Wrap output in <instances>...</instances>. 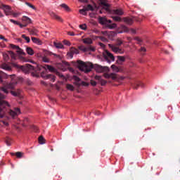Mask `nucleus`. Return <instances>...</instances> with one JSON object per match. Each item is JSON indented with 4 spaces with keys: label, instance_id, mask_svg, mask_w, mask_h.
<instances>
[{
    "label": "nucleus",
    "instance_id": "obj_47",
    "mask_svg": "<svg viewBox=\"0 0 180 180\" xmlns=\"http://www.w3.org/2000/svg\"><path fill=\"white\" fill-rule=\"evenodd\" d=\"M134 40H136V41H138V44H141V43L143 42V40H141V39H140V37H135L134 38Z\"/></svg>",
    "mask_w": 180,
    "mask_h": 180
},
{
    "label": "nucleus",
    "instance_id": "obj_61",
    "mask_svg": "<svg viewBox=\"0 0 180 180\" xmlns=\"http://www.w3.org/2000/svg\"><path fill=\"white\" fill-rule=\"evenodd\" d=\"M98 39H101V40H102V41H106V39L103 37H98Z\"/></svg>",
    "mask_w": 180,
    "mask_h": 180
},
{
    "label": "nucleus",
    "instance_id": "obj_26",
    "mask_svg": "<svg viewBox=\"0 0 180 180\" xmlns=\"http://www.w3.org/2000/svg\"><path fill=\"white\" fill-rule=\"evenodd\" d=\"M26 51L29 56H33V54H34V51H33V49L30 47H27L26 49Z\"/></svg>",
    "mask_w": 180,
    "mask_h": 180
},
{
    "label": "nucleus",
    "instance_id": "obj_63",
    "mask_svg": "<svg viewBox=\"0 0 180 180\" xmlns=\"http://www.w3.org/2000/svg\"><path fill=\"white\" fill-rule=\"evenodd\" d=\"M2 123L4 124V126H8V122H5V121H2Z\"/></svg>",
    "mask_w": 180,
    "mask_h": 180
},
{
    "label": "nucleus",
    "instance_id": "obj_52",
    "mask_svg": "<svg viewBox=\"0 0 180 180\" xmlns=\"http://www.w3.org/2000/svg\"><path fill=\"white\" fill-rule=\"evenodd\" d=\"M67 56L69 58H73L74 55L70 52V51L67 53Z\"/></svg>",
    "mask_w": 180,
    "mask_h": 180
},
{
    "label": "nucleus",
    "instance_id": "obj_60",
    "mask_svg": "<svg viewBox=\"0 0 180 180\" xmlns=\"http://www.w3.org/2000/svg\"><path fill=\"white\" fill-rule=\"evenodd\" d=\"M68 34L69 36H75V34L74 32H68Z\"/></svg>",
    "mask_w": 180,
    "mask_h": 180
},
{
    "label": "nucleus",
    "instance_id": "obj_53",
    "mask_svg": "<svg viewBox=\"0 0 180 180\" xmlns=\"http://www.w3.org/2000/svg\"><path fill=\"white\" fill-rule=\"evenodd\" d=\"M122 44H123V41H122L120 39H117V46H122Z\"/></svg>",
    "mask_w": 180,
    "mask_h": 180
},
{
    "label": "nucleus",
    "instance_id": "obj_8",
    "mask_svg": "<svg viewBox=\"0 0 180 180\" xmlns=\"http://www.w3.org/2000/svg\"><path fill=\"white\" fill-rule=\"evenodd\" d=\"M1 8L6 16L12 15V7L11 6L3 4Z\"/></svg>",
    "mask_w": 180,
    "mask_h": 180
},
{
    "label": "nucleus",
    "instance_id": "obj_24",
    "mask_svg": "<svg viewBox=\"0 0 180 180\" xmlns=\"http://www.w3.org/2000/svg\"><path fill=\"white\" fill-rule=\"evenodd\" d=\"M124 23H127V25H133V19L125 18H124Z\"/></svg>",
    "mask_w": 180,
    "mask_h": 180
},
{
    "label": "nucleus",
    "instance_id": "obj_28",
    "mask_svg": "<svg viewBox=\"0 0 180 180\" xmlns=\"http://www.w3.org/2000/svg\"><path fill=\"white\" fill-rule=\"evenodd\" d=\"M112 70L114 71V72H120V68L119 67L116 66L115 65H112L111 66Z\"/></svg>",
    "mask_w": 180,
    "mask_h": 180
},
{
    "label": "nucleus",
    "instance_id": "obj_37",
    "mask_svg": "<svg viewBox=\"0 0 180 180\" xmlns=\"http://www.w3.org/2000/svg\"><path fill=\"white\" fill-rule=\"evenodd\" d=\"M12 60H15L16 59V54L13 53V51H8Z\"/></svg>",
    "mask_w": 180,
    "mask_h": 180
},
{
    "label": "nucleus",
    "instance_id": "obj_9",
    "mask_svg": "<svg viewBox=\"0 0 180 180\" xmlns=\"http://www.w3.org/2000/svg\"><path fill=\"white\" fill-rule=\"evenodd\" d=\"M15 86H16V83H10L9 84L7 85L6 87L1 88V91H3L4 94H9L8 89H13V88H15Z\"/></svg>",
    "mask_w": 180,
    "mask_h": 180
},
{
    "label": "nucleus",
    "instance_id": "obj_42",
    "mask_svg": "<svg viewBox=\"0 0 180 180\" xmlns=\"http://www.w3.org/2000/svg\"><path fill=\"white\" fill-rule=\"evenodd\" d=\"M79 84H80V85H82V86H88L89 85V83L84 81L80 82V83Z\"/></svg>",
    "mask_w": 180,
    "mask_h": 180
},
{
    "label": "nucleus",
    "instance_id": "obj_18",
    "mask_svg": "<svg viewBox=\"0 0 180 180\" xmlns=\"http://www.w3.org/2000/svg\"><path fill=\"white\" fill-rule=\"evenodd\" d=\"M21 20L22 22H25V25H29V23H32V20L30 18H29V17L27 16H22V18H21Z\"/></svg>",
    "mask_w": 180,
    "mask_h": 180
},
{
    "label": "nucleus",
    "instance_id": "obj_54",
    "mask_svg": "<svg viewBox=\"0 0 180 180\" xmlns=\"http://www.w3.org/2000/svg\"><path fill=\"white\" fill-rule=\"evenodd\" d=\"M124 32H129L130 33H132V34H135V33H136V30H134V29H130L129 30H127V31H124Z\"/></svg>",
    "mask_w": 180,
    "mask_h": 180
},
{
    "label": "nucleus",
    "instance_id": "obj_39",
    "mask_svg": "<svg viewBox=\"0 0 180 180\" xmlns=\"http://www.w3.org/2000/svg\"><path fill=\"white\" fill-rule=\"evenodd\" d=\"M25 4H26L27 6H29V8H31L33 9L34 11H36V7H34V6H33L32 4L26 2Z\"/></svg>",
    "mask_w": 180,
    "mask_h": 180
},
{
    "label": "nucleus",
    "instance_id": "obj_45",
    "mask_svg": "<svg viewBox=\"0 0 180 180\" xmlns=\"http://www.w3.org/2000/svg\"><path fill=\"white\" fill-rule=\"evenodd\" d=\"M42 61L44 63H50V59H49L47 57L44 56L42 57Z\"/></svg>",
    "mask_w": 180,
    "mask_h": 180
},
{
    "label": "nucleus",
    "instance_id": "obj_22",
    "mask_svg": "<svg viewBox=\"0 0 180 180\" xmlns=\"http://www.w3.org/2000/svg\"><path fill=\"white\" fill-rule=\"evenodd\" d=\"M124 61H126V57L125 56H117V63L118 64H122V63H124Z\"/></svg>",
    "mask_w": 180,
    "mask_h": 180
},
{
    "label": "nucleus",
    "instance_id": "obj_59",
    "mask_svg": "<svg viewBox=\"0 0 180 180\" xmlns=\"http://www.w3.org/2000/svg\"><path fill=\"white\" fill-rule=\"evenodd\" d=\"M91 84L92 86H96V82L92 81V82H91Z\"/></svg>",
    "mask_w": 180,
    "mask_h": 180
},
{
    "label": "nucleus",
    "instance_id": "obj_3",
    "mask_svg": "<svg viewBox=\"0 0 180 180\" xmlns=\"http://www.w3.org/2000/svg\"><path fill=\"white\" fill-rule=\"evenodd\" d=\"M77 68L83 72H90V71L94 68V65L91 63H84L82 60L77 61Z\"/></svg>",
    "mask_w": 180,
    "mask_h": 180
},
{
    "label": "nucleus",
    "instance_id": "obj_55",
    "mask_svg": "<svg viewBox=\"0 0 180 180\" xmlns=\"http://www.w3.org/2000/svg\"><path fill=\"white\" fill-rule=\"evenodd\" d=\"M10 22H11V23H13L14 25H19V22H18L13 19H10Z\"/></svg>",
    "mask_w": 180,
    "mask_h": 180
},
{
    "label": "nucleus",
    "instance_id": "obj_33",
    "mask_svg": "<svg viewBox=\"0 0 180 180\" xmlns=\"http://www.w3.org/2000/svg\"><path fill=\"white\" fill-rule=\"evenodd\" d=\"M66 88L68 89V91H74L75 89L74 86L70 84H66Z\"/></svg>",
    "mask_w": 180,
    "mask_h": 180
},
{
    "label": "nucleus",
    "instance_id": "obj_34",
    "mask_svg": "<svg viewBox=\"0 0 180 180\" xmlns=\"http://www.w3.org/2000/svg\"><path fill=\"white\" fill-rule=\"evenodd\" d=\"M11 15L13 16V18H18V16H20L21 13L20 12L11 11Z\"/></svg>",
    "mask_w": 180,
    "mask_h": 180
},
{
    "label": "nucleus",
    "instance_id": "obj_32",
    "mask_svg": "<svg viewBox=\"0 0 180 180\" xmlns=\"http://www.w3.org/2000/svg\"><path fill=\"white\" fill-rule=\"evenodd\" d=\"M84 9L86 10V11L87 12L88 11H94V6H92L91 4L87 5Z\"/></svg>",
    "mask_w": 180,
    "mask_h": 180
},
{
    "label": "nucleus",
    "instance_id": "obj_4",
    "mask_svg": "<svg viewBox=\"0 0 180 180\" xmlns=\"http://www.w3.org/2000/svg\"><path fill=\"white\" fill-rule=\"evenodd\" d=\"M98 20L101 25H105V26H106L108 29L112 30V29H116V27H117V25H116V23L110 24L112 23V20H108L105 17L99 18Z\"/></svg>",
    "mask_w": 180,
    "mask_h": 180
},
{
    "label": "nucleus",
    "instance_id": "obj_49",
    "mask_svg": "<svg viewBox=\"0 0 180 180\" xmlns=\"http://www.w3.org/2000/svg\"><path fill=\"white\" fill-rule=\"evenodd\" d=\"M63 44H65V46H71V42H70V41L68 40H64L63 41Z\"/></svg>",
    "mask_w": 180,
    "mask_h": 180
},
{
    "label": "nucleus",
    "instance_id": "obj_12",
    "mask_svg": "<svg viewBox=\"0 0 180 180\" xmlns=\"http://www.w3.org/2000/svg\"><path fill=\"white\" fill-rule=\"evenodd\" d=\"M98 2L100 5H102V9H104L106 11H109V4H108L106 0H98Z\"/></svg>",
    "mask_w": 180,
    "mask_h": 180
},
{
    "label": "nucleus",
    "instance_id": "obj_29",
    "mask_svg": "<svg viewBox=\"0 0 180 180\" xmlns=\"http://www.w3.org/2000/svg\"><path fill=\"white\" fill-rule=\"evenodd\" d=\"M53 45L55 47H56V49H64V45H63L61 43L54 42Z\"/></svg>",
    "mask_w": 180,
    "mask_h": 180
},
{
    "label": "nucleus",
    "instance_id": "obj_15",
    "mask_svg": "<svg viewBox=\"0 0 180 180\" xmlns=\"http://www.w3.org/2000/svg\"><path fill=\"white\" fill-rule=\"evenodd\" d=\"M60 6H61L63 8V9H64L65 12H72V10H71V8H70V6H68V5L65 4H62L60 5Z\"/></svg>",
    "mask_w": 180,
    "mask_h": 180
},
{
    "label": "nucleus",
    "instance_id": "obj_6",
    "mask_svg": "<svg viewBox=\"0 0 180 180\" xmlns=\"http://www.w3.org/2000/svg\"><path fill=\"white\" fill-rule=\"evenodd\" d=\"M104 78H111V79H113L114 81H117V82H120V81H123L126 77L123 76L118 77L117 75L115 74H105L104 75Z\"/></svg>",
    "mask_w": 180,
    "mask_h": 180
},
{
    "label": "nucleus",
    "instance_id": "obj_38",
    "mask_svg": "<svg viewBox=\"0 0 180 180\" xmlns=\"http://www.w3.org/2000/svg\"><path fill=\"white\" fill-rule=\"evenodd\" d=\"M112 18L115 22H120V20H122V18L119 16H112Z\"/></svg>",
    "mask_w": 180,
    "mask_h": 180
},
{
    "label": "nucleus",
    "instance_id": "obj_19",
    "mask_svg": "<svg viewBox=\"0 0 180 180\" xmlns=\"http://www.w3.org/2000/svg\"><path fill=\"white\" fill-rule=\"evenodd\" d=\"M31 40L35 44H38V46H41V44H42V42L40 41V39H37L36 37H32Z\"/></svg>",
    "mask_w": 180,
    "mask_h": 180
},
{
    "label": "nucleus",
    "instance_id": "obj_48",
    "mask_svg": "<svg viewBox=\"0 0 180 180\" xmlns=\"http://www.w3.org/2000/svg\"><path fill=\"white\" fill-rule=\"evenodd\" d=\"M73 79L76 82H81V79H79V77H77V76H73Z\"/></svg>",
    "mask_w": 180,
    "mask_h": 180
},
{
    "label": "nucleus",
    "instance_id": "obj_51",
    "mask_svg": "<svg viewBox=\"0 0 180 180\" xmlns=\"http://www.w3.org/2000/svg\"><path fill=\"white\" fill-rule=\"evenodd\" d=\"M47 77H48V78H51L52 82H54L56 81V77H54V76H53L51 75H49Z\"/></svg>",
    "mask_w": 180,
    "mask_h": 180
},
{
    "label": "nucleus",
    "instance_id": "obj_1",
    "mask_svg": "<svg viewBox=\"0 0 180 180\" xmlns=\"http://www.w3.org/2000/svg\"><path fill=\"white\" fill-rule=\"evenodd\" d=\"M13 66L15 67V68H18L19 70H21L22 72H25V74H29V72H32V71H40V68L41 66L37 65L36 68L34 66H32L31 65H19L18 64L13 63Z\"/></svg>",
    "mask_w": 180,
    "mask_h": 180
},
{
    "label": "nucleus",
    "instance_id": "obj_62",
    "mask_svg": "<svg viewBox=\"0 0 180 180\" xmlns=\"http://www.w3.org/2000/svg\"><path fill=\"white\" fill-rule=\"evenodd\" d=\"M93 32L96 33V34H99V31L98 30H94Z\"/></svg>",
    "mask_w": 180,
    "mask_h": 180
},
{
    "label": "nucleus",
    "instance_id": "obj_30",
    "mask_svg": "<svg viewBox=\"0 0 180 180\" xmlns=\"http://www.w3.org/2000/svg\"><path fill=\"white\" fill-rule=\"evenodd\" d=\"M16 52L21 56H25L26 54L19 46L18 49H16Z\"/></svg>",
    "mask_w": 180,
    "mask_h": 180
},
{
    "label": "nucleus",
    "instance_id": "obj_5",
    "mask_svg": "<svg viewBox=\"0 0 180 180\" xmlns=\"http://www.w3.org/2000/svg\"><path fill=\"white\" fill-rule=\"evenodd\" d=\"M103 57L105 61L108 63V64H110V63H113V61H115V56L108 51H105L103 53Z\"/></svg>",
    "mask_w": 180,
    "mask_h": 180
},
{
    "label": "nucleus",
    "instance_id": "obj_27",
    "mask_svg": "<svg viewBox=\"0 0 180 180\" xmlns=\"http://www.w3.org/2000/svg\"><path fill=\"white\" fill-rule=\"evenodd\" d=\"M84 44H92V39L91 38H86L83 39Z\"/></svg>",
    "mask_w": 180,
    "mask_h": 180
},
{
    "label": "nucleus",
    "instance_id": "obj_7",
    "mask_svg": "<svg viewBox=\"0 0 180 180\" xmlns=\"http://www.w3.org/2000/svg\"><path fill=\"white\" fill-rule=\"evenodd\" d=\"M108 46L111 49L113 53H115L116 54H123V53H124V51L116 46V45L108 44Z\"/></svg>",
    "mask_w": 180,
    "mask_h": 180
},
{
    "label": "nucleus",
    "instance_id": "obj_13",
    "mask_svg": "<svg viewBox=\"0 0 180 180\" xmlns=\"http://www.w3.org/2000/svg\"><path fill=\"white\" fill-rule=\"evenodd\" d=\"M49 14L50 15V16H51V18H53V19H56V20H58V22H63V18H61V17H60L57 14L54 13V12L49 11Z\"/></svg>",
    "mask_w": 180,
    "mask_h": 180
},
{
    "label": "nucleus",
    "instance_id": "obj_20",
    "mask_svg": "<svg viewBox=\"0 0 180 180\" xmlns=\"http://www.w3.org/2000/svg\"><path fill=\"white\" fill-rule=\"evenodd\" d=\"M44 68H45V70H46V68H47V70H49V71H50V72H56V68H54V67H53L51 65H45Z\"/></svg>",
    "mask_w": 180,
    "mask_h": 180
},
{
    "label": "nucleus",
    "instance_id": "obj_57",
    "mask_svg": "<svg viewBox=\"0 0 180 180\" xmlns=\"http://www.w3.org/2000/svg\"><path fill=\"white\" fill-rule=\"evenodd\" d=\"M31 33L32 34H34V36H36V34H37V31L36 30H31Z\"/></svg>",
    "mask_w": 180,
    "mask_h": 180
},
{
    "label": "nucleus",
    "instance_id": "obj_46",
    "mask_svg": "<svg viewBox=\"0 0 180 180\" xmlns=\"http://www.w3.org/2000/svg\"><path fill=\"white\" fill-rule=\"evenodd\" d=\"M11 49H13V50H16L17 49H19V46L13 45L11 44L10 45Z\"/></svg>",
    "mask_w": 180,
    "mask_h": 180
},
{
    "label": "nucleus",
    "instance_id": "obj_58",
    "mask_svg": "<svg viewBox=\"0 0 180 180\" xmlns=\"http://www.w3.org/2000/svg\"><path fill=\"white\" fill-rule=\"evenodd\" d=\"M0 47H1L2 49H5V47H6V45H5L4 43L0 42Z\"/></svg>",
    "mask_w": 180,
    "mask_h": 180
},
{
    "label": "nucleus",
    "instance_id": "obj_31",
    "mask_svg": "<svg viewBox=\"0 0 180 180\" xmlns=\"http://www.w3.org/2000/svg\"><path fill=\"white\" fill-rule=\"evenodd\" d=\"M2 56L4 61H8V60H9V55H8L7 53L3 52Z\"/></svg>",
    "mask_w": 180,
    "mask_h": 180
},
{
    "label": "nucleus",
    "instance_id": "obj_64",
    "mask_svg": "<svg viewBox=\"0 0 180 180\" xmlns=\"http://www.w3.org/2000/svg\"><path fill=\"white\" fill-rule=\"evenodd\" d=\"M6 143L7 146H11V143H9L8 141H6Z\"/></svg>",
    "mask_w": 180,
    "mask_h": 180
},
{
    "label": "nucleus",
    "instance_id": "obj_17",
    "mask_svg": "<svg viewBox=\"0 0 180 180\" xmlns=\"http://www.w3.org/2000/svg\"><path fill=\"white\" fill-rule=\"evenodd\" d=\"M96 79L97 81H98V82H100V84H101L102 86L106 85V84L108 82L105 80H104L103 79H102V77L101 76H96Z\"/></svg>",
    "mask_w": 180,
    "mask_h": 180
},
{
    "label": "nucleus",
    "instance_id": "obj_16",
    "mask_svg": "<svg viewBox=\"0 0 180 180\" xmlns=\"http://www.w3.org/2000/svg\"><path fill=\"white\" fill-rule=\"evenodd\" d=\"M0 68L2 70H5L6 71H11L12 70V68H11V66H9L8 64L6 63H3L1 65Z\"/></svg>",
    "mask_w": 180,
    "mask_h": 180
},
{
    "label": "nucleus",
    "instance_id": "obj_36",
    "mask_svg": "<svg viewBox=\"0 0 180 180\" xmlns=\"http://www.w3.org/2000/svg\"><path fill=\"white\" fill-rule=\"evenodd\" d=\"M22 37L27 41V43H30V38L29 37H27L25 34H22Z\"/></svg>",
    "mask_w": 180,
    "mask_h": 180
},
{
    "label": "nucleus",
    "instance_id": "obj_21",
    "mask_svg": "<svg viewBox=\"0 0 180 180\" xmlns=\"http://www.w3.org/2000/svg\"><path fill=\"white\" fill-rule=\"evenodd\" d=\"M113 15H123L124 12L122 9H115L112 11Z\"/></svg>",
    "mask_w": 180,
    "mask_h": 180
},
{
    "label": "nucleus",
    "instance_id": "obj_50",
    "mask_svg": "<svg viewBox=\"0 0 180 180\" xmlns=\"http://www.w3.org/2000/svg\"><path fill=\"white\" fill-rule=\"evenodd\" d=\"M18 25L20 26V29H23V27H26V26H27V24H22L18 22Z\"/></svg>",
    "mask_w": 180,
    "mask_h": 180
},
{
    "label": "nucleus",
    "instance_id": "obj_11",
    "mask_svg": "<svg viewBox=\"0 0 180 180\" xmlns=\"http://www.w3.org/2000/svg\"><path fill=\"white\" fill-rule=\"evenodd\" d=\"M9 115L11 116V117H16V116L20 115V109L16 108L14 109V110H11L9 111Z\"/></svg>",
    "mask_w": 180,
    "mask_h": 180
},
{
    "label": "nucleus",
    "instance_id": "obj_14",
    "mask_svg": "<svg viewBox=\"0 0 180 180\" xmlns=\"http://www.w3.org/2000/svg\"><path fill=\"white\" fill-rule=\"evenodd\" d=\"M134 89H139V88H144L146 86V84L141 82H136L134 85H133Z\"/></svg>",
    "mask_w": 180,
    "mask_h": 180
},
{
    "label": "nucleus",
    "instance_id": "obj_41",
    "mask_svg": "<svg viewBox=\"0 0 180 180\" xmlns=\"http://www.w3.org/2000/svg\"><path fill=\"white\" fill-rule=\"evenodd\" d=\"M39 144H44V138L43 136L39 137Z\"/></svg>",
    "mask_w": 180,
    "mask_h": 180
},
{
    "label": "nucleus",
    "instance_id": "obj_44",
    "mask_svg": "<svg viewBox=\"0 0 180 180\" xmlns=\"http://www.w3.org/2000/svg\"><path fill=\"white\" fill-rule=\"evenodd\" d=\"M79 12L81 13V15H86V10L85 8L79 10Z\"/></svg>",
    "mask_w": 180,
    "mask_h": 180
},
{
    "label": "nucleus",
    "instance_id": "obj_23",
    "mask_svg": "<svg viewBox=\"0 0 180 180\" xmlns=\"http://www.w3.org/2000/svg\"><path fill=\"white\" fill-rule=\"evenodd\" d=\"M106 68H108V67H102L101 65H98L96 68V70L97 72H103V71H105V70H106Z\"/></svg>",
    "mask_w": 180,
    "mask_h": 180
},
{
    "label": "nucleus",
    "instance_id": "obj_10",
    "mask_svg": "<svg viewBox=\"0 0 180 180\" xmlns=\"http://www.w3.org/2000/svg\"><path fill=\"white\" fill-rule=\"evenodd\" d=\"M79 50H81V51H83L84 53H88V51H95V48L91 46L87 47L81 46L79 47Z\"/></svg>",
    "mask_w": 180,
    "mask_h": 180
},
{
    "label": "nucleus",
    "instance_id": "obj_40",
    "mask_svg": "<svg viewBox=\"0 0 180 180\" xmlns=\"http://www.w3.org/2000/svg\"><path fill=\"white\" fill-rule=\"evenodd\" d=\"M15 155H16L17 158H22V157L23 155V153L17 152V153H15Z\"/></svg>",
    "mask_w": 180,
    "mask_h": 180
},
{
    "label": "nucleus",
    "instance_id": "obj_25",
    "mask_svg": "<svg viewBox=\"0 0 180 180\" xmlns=\"http://www.w3.org/2000/svg\"><path fill=\"white\" fill-rule=\"evenodd\" d=\"M70 51L74 55V54H79V51L77 49H75V47H72L70 49Z\"/></svg>",
    "mask_w": 180,
    "mask_h": 180
},
{
    "label": "nucleus",
    "instance_id": "obj_43",
    "mask_svg": "<svg viewBox=\"0 0 180 180\" xmlns=\"http://www.w3.org/2000/svg\"><path fill=\"white\" fill-rule=\"evenodd\" d=\"M79 27L82 29V30H86V24L80 25Z\"/></svg>",
    "mask_w": 180,
    "mask_h": 180
},
{
    "label": "nucleus",
    "instance_id": "obj_56",
    "mask_svg": "<svg viewBox=\"0 0 180 180\" xmlns=\"http://www.w3.org/2000/svg\"><path fill=\"white\" fill-rule=\"evenodd\" d=\"M139 51H141L142 53H146V51H147V49H146V47H141Z\"/></svg>",
    "mask_w": 180,
    "mask_h": 180
},
{
    "label": "nucleus",
    "instance_id": "obj_2",
    "mask_svg": "<svg viewBox=\"0 0 180 180\" xmlns=\"http://www.w3.org/2000/svg\"><path fill=\"white\" fill-rule=\"evenodd\" d=\"M4 99H5V96L0 94V119H3V117H5V113L6 112L5 108L11 107L9 103L4 101Z\"/></svg>",
    "mask_w": 180,
    "mask_h": 180
},
{
    "label": "nucleus",
    "instance_id": "obj_35",
    "mask_svg": "<svg viewBox=\"0 0 180 180\" xmlns=\"http://www.w3.org/2000/svg\"><path fill=\"white\" fill-rule=\"evenodd\" d=\"M11 95H13V96H19V95L20 94V91H18V92L11 91Z\"/></svg>",
    "mask_w": 180,
    "mask_h": 180
}]
</instances>
